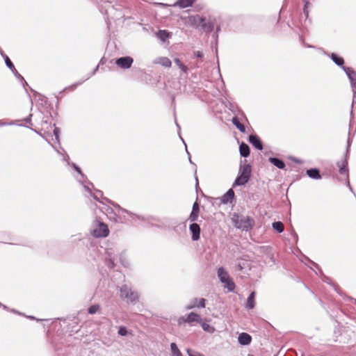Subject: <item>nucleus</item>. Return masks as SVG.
Masks as SVG:
<instances>
[{"instance_id": "46", "label": "nucleus", "mask_w": 356, "mask_h": 356, "mask_svg": "<svg viewBox=\"0 0 356 356\" xmlns=\"http://www.w3.org/2000/svg\"><path fill=\"white\" fill-rule=\"evenodd\" d=\"M5 124H6L4 122H3L2 121L0 120V126H3Z\"/></svg>"}, {"instance_id": "26", "label": "nucleus", "mask_w": 356, "mask_h": 356, "mask_svg": "<svg viewBox=\"0 0 356 356\" xmlns=\"http://www.w3.org/2000/svg\"><path fill=\"white\" fill-rule=\"evenodd\" d=\"M273 228L277 231L279 233H281L284 230V225L281 222H275L272 225Z\"/></svg>"}, {"instance_id": "21", "label": "nucleus", "mask_w": 356, "mask_h": 356, "mask_svg": "<svg viewBox=\"0 0 356 356\" xmlns=\"http://www.w3.org/2000/svg\"><path fill=\"white\" fill-rule=\"evenodd\" d=\"M307 175L313 179H318L321 178L319 171L317 169H310L307 171Z\"/></svg>"}, {"instance_id": "41", "label": "nucleus", "mask_w": 356, "mask_h": 356, "mask_svg": "<svg viewBox=\"0 0 356 356\" xmlns=\"http://www.w3.org/2000/svg\"><path fill=\"white\" fill-rule=\"evenodd\" d=\"M73 167L75 168V170H76L79 173H80V174L81 173L80 168H79L78 166H76L74 163L73 164Z\"/></svg>"}, {"instance_id": "28", "label": "nucleus", "mask_w": 356, "mask_h": 356, "mask_svg": "<svg viewBox=\"0 0 356 356\" xmlns=\"http://www.w3.org/2000/svg\"><path fill=\"white\" fill-rule=\"evenodd\" d=\"M5 61H6V65L13 71V72H15L16 74H17V72L16 71L13 64L12 63V62L10 61V60L9 59V58L8 56H6L5 58Z\"/></svg>"}, {"instance_id": "14", "label": "nucleus", "mask_w": 356, "mask_h": 356, "mask_svg": "<svg viewBox=\"0 0 356 356\" xmlns=\"http://www.w3.org/2000/svg\"><path fill=\"white\" fill-rule=\"evenodd\" d=\"M249 142L257 149H262L263 146L259 140V138L254 135H251L249 136Z\"/></svg>"}, {"instance_id": "24", "label": "nucleus", "mask_w": 356, "mask_h": 356, "mask_svg": "<svg viewBox=\"0 0 356 356\" xmlns=\"http://www.w3.org/2000/svg\"><path fill=\"white\" fill-rule=\"evenodd\" d=\"M157 37L162 41H165L170 37V33L165 30L159 31L157 33Z\"/></svg>"}, {"instance_id": "45", "label": "nucleus", "mask_w": 356, "mask_h": 356, "mask_svg": "<svg viewBox=\"0 0 356 356\" xmlns=\"http://www.w3.org/2000/svg\"><path fill=\"white\" fill-rule=\"evenodd\" d=\"M200 298H193L192 299V300H197V302H195V304H197L198 305V300H200Z\"/></svg>"}, {"instance_id": "34", "label": "nucleus", "mask_w": 356, "mask_h": 356, "mask_svg": "<svg viewBox=\"0 0 356 356\" xmlns=\"http://www.w3.org/2000/svg\"><path fill=\"white\" fill-rule=\"evenodd\" d=\"M184 73L185 74H187L188 73V68L187 66H186L185 65L182 64L179 67Z\"/></svg>"}, {"instance_id": "30", "label": "nucleus", "mask_w": 356, "mask_h": 356, "mask_svg": "<svg viewBox=\"0 0 356 356\" xmlns=\"http://www.w3.org/2000/svg\"><path fill=\"white\" fill-rule=\"evenodd\" d=\"M186 351L188 356H204L202 353L197 351L191 350V349H187Z\"/></svg>"}, {"instance_id": "43", "label": "nucleus", "mask_w": 356, "mask_h": 356, "mask_svg": "<svg viewBox=\"0 0 356 356\" xmlns=\"http://www.w3.org/2000/svg\"><path fill=\"white\" fill-rule=\"evenodd\" d=\"M119 209H120V211H123V212L127 213H129V214H130V215L131 214V213H129V212L128 211H127L126 209H122V208H120V207H119Z\"/></svg>"}, {"instance_id": "2", "label": "nucleus", "mask_w": 356, "mask_h": 356, "mask_svg": "<svg viewBox=\"0 0 356 356\" xmlns=\"http://www.w3.org/2000/svg\"><path fill=\"white\" fill-rule=\"evenodd\" d=\"M251 168L249 165L245 164L241 166L239 176L236 178L234 185H243L247 183L250 179Z\"/></svg>"}, {"instance_id": "32", "label": "nucleus", "mask_w": 356, "mask_h": 356, "mask_svg": "<svg viewBox=\"0 0 356 356\" xmlns=\"http://www.w3.org/2000/svg\"><path fill=\"white\" fill-rule=\"evenodd\" d=\"M107 254H108V260L109 261L108 266H109V267L112 268L114 266L115 258L112 257L109 252H107Z\"/></svg>"}, {"instance_id": "20", "label": "nucleus", "mask_w": 356, "mask_h": 356, "mask_svg": "<svg viewBox=\"0 0 356 356\" xmlns=\"http://www.w3.org/2000/svg\"><path fill=\"white\" fill-rule=\"evenodd\" d=\"M255 293L252 292L247 300L246 307L248 309H253L255 305L254 302Z\"/></svg>"}, {"instance_id": "12", "label": "nucleus", "mask_w": 356, "mask_h": 356, "mask_svg": "<svg viewBox=\"0 0 356 356\" xmlns=\"http://www.w3.org/2000/svg\"><path fill=\"white\" fill-rule=\"evenodd\" d=\"M186 323H191L193 322L201 323L202 318L200 316L196 313L191 312L186 317Z\"/></svg>"}, {"instance_id": "17", "label": "nucleus", "mask_w": 356, "mask_h": 356, "mask_svg": "<svg viewBox=\"0 0 356 356\" xmlns=\"http://www.w3.org/2000/svg\"><path fill=\"white\" fill-rule=\"evenodd\" d=\"M234 197V193L232 189H229L222 197V202L224 204L231 202Z\"/></svg>"}, {"instance_id": "16", "label": "nucleus", "mask_w": 356, "mask_h": 356, "mask_svg": "<svg viewBox=\"0 0 356 356\" xmlns=\"http://www.w3.org/2000/svg\"><path fill=\"white\" fill-rule=\"evenodd\" d=\"M238 342L241 345H248L251 342V337L247 333H241L238 336Z\"/></svg>"}, {"instance_id": "5", "label": "nucleus", "mask_w": 356, "mask_h": 356, "mask_svg": "<svg viewBox=\"0 0 356 356\" xmlns=\"http://www.w3.org/2000/svg\"><path fill=\"white\" fill-rule=\"evenodd\" d=\"M181 19L186 25H189L193 27H198L200 25L202 26V23L205 21V17L195 15L186 17H182Z\"/></svg>"}, {"instance_id": "10", "label": "nucleus", "mask_w": 356, "mask_h": 356, "mask_svg": "<svg viewBox=\"0 0 356 356\" xmlns=\"http://www.w3.org/2000/svg\"><path fill=\"white\" fill-rule=\"evenodd\" d=\"M195 302H197V300H191L190 303L186 306V309L189 310V309H193L195 307H201V308L205 307L206 300L204 298H200L198 300V305L195 304Z\"/></svg>"}, {"instance_id": "40", "label": "nucleus", "mask_w": 356, "mask_h": 356, "mask_svg": "<svg viewBox=\"0 0 356 356\" xmlns=\"http://www.w3.org/2000/svg\"><path fill=\"white\" fill-rule=\"evenodd\" d=\"M54 135L56 136V138L58 139V129L55 128L54 130Z\"/></svg>"}, {"instance_id": "42", "label": "nucleus", "mask_w": 356, "mask_h": 356, "mask_svg": "<svg viewBox=\"0 0 356 356\" xmlns=\"http://www.w3.org/2000/svg\"><path fill=\"white\" fill-rule=\"evenodd\" d=\"M340 172L341 173H345L346 172V168H345V165H343V167H340Z\"/></svg>"}, {"instance_id": "18", "label": "nucleus", "mask_w": 356, "mask_h": 356, "mask_svg": "<svg viewBox=\"0 0 356 356\" xmlns=\"http://www.w3.org/2000/svg\"><path fill=\"white\" fill-rule=\"evenodd\" d=\"M201 324L202 328L207 332L213 333L216 331V329L213 326L209 325L208 323L202 321L200 323Z\"/></svg>"}, {"instance_id": "31", "label": "nucleus", "mask_w": 356, "mask_h": 356, "mask_svg": "<svg viewBox=\"0 0 356 356\" xmlns=\"http://www.w3.org/2000/svg\"><path fill=\"white\" fill-rule=\"evenodd\" d=\"M118 334L121 336H126L128 334V331L125 327H120L118 330Z\"/></svg>"}, {"instance_id": "13", "label": "nucleus", "mask_w": 356, "mask_h": 356, "mask_svg": "<svg viewBox=\"0 0 356 356\" xmlns=\"http://www.w3.org/2000/svg\"><path fill=\"white\" fill-rule=\"evenodd\" d=\"M217 274L221 282L226 281L230 277L228 272L222 267H220L218 269Z\"/></svg>"}, {"instance_id": "25", "label": "nucleus", "mask_w": 356, "mask_h": 356, "mask_svg": "<svg viewBox=\"0 0 356 356\" xmlns=\"http://www.w3.org/2000/svg\"><path fill=\"white\" fill-rule=\"evenodd\" d=\"M232 122L241 132L245 131V127L240 123V122L236 118H233Z\"/></svg>"}, {"instance_id": "23", "label": "nucleus", "mask_w": 356, "mask_h": 356, "mask_svg": "<svg viewBox=\"0 0 356 356\" xmlns=\"http://www.w3.org/2000/svg\"><path fill=\"white\" fill-rule=\"evenodd\" d=\"M222 283L224 284V286L228 289V291H234L235 288V284L231 277L227 279L226 281L222 282Z\"/></svg>"}, {"instance_id": "6", "label": "nucleus", "mask_w": 356, "mask_h": 356, "mask_svg": "<svg viewBox=\"0 0 356 356\" xmlns=\"http://www.w3.org/2000/svg\"><path fill=\"white\" fill-rule=\"evenodd\" d=\"M133 58L129 56L121 57L116 60V65L121 68L128 69L133 63Z\"/></svg>"}, {"instance_id": "37", "label": "nucleus", "mask_w": 356, "mask_h": 356, "mask_svg": "<svg viewBox=\"0 0 356 356\" xmlns=\"http://www.w3.org/2000/svg\"><path fill=\"white\" fill-rule=\"evenodd\" d=\"M183 323H186V317L181 316L178 319V323L180 325Z\"/></svg>"}, {"instance_id": "47", "label": "nucleus", "mask_w": 356, "mask_h": 356, "mask_svg": "<svg viewBox=\"0 0 356 356\" xmlns=\"http://www.w3.org/2000/svg\"><path fill=\"white\" fill-rule=\"evenodd\" d=\"M122 265L126 266V264H124L123 261H122Z\"/></svg>"}, {"instance_id": "35", "label": "nucleus", "mask_w": 356, "mask_h": 356, "mask_svg": "<svg viewBox=\"0 0 356 356\" xmlns=\"http://www.w3.org/2000/svg\"><path fill=\"white\" fill-rule=\"evenodd\" d=\"M244 262H239L236 266V270L241 271L243 269Z\"/></svg>"}, {"instance_id": "29", "label": "nucleus", "mask_w": 356, "mask_h": 356, "mask_svg": "<svg viewBox=\"0 0 356 356\" xmlns=\"http://www.w3.org/2000/svg\"><path fill=\"white\" fill-rule=\"evenodd\" d=\"M99 305H92L88 308V313L90 314H94L97 313L99 309Z\"/></svg>"}, {"instance_id": "8", "label": "nucleus", "mask_w": 356, "mask_h": 356, "mask_svg": "<svg viewBox=\"0 0 356 356\" xmlns=\"http://www.w3.org/2000/svg\"><path fill=\"white\" fill-rule=\"evenodd\" d=\"M190 231L192 233V239L197 241L200 238V227L197 223H193L190 225Z\"/></svg>"}, {"instance_id": "44", "label": "nucleus", "mask_w": 356, "mask_h": 356, "mask_svg": "<svg viewBox=\"0 0 356 356\" xmlns=\"http://www.w3.org/2000/svg\"><path fill=\"white\" fill-rule=\"evenodd\" d=\"M347 74H348V77L350 78V79L351 80V81L353 82V79L351 76V74L350 72H347Z\"/></svg>"}, {"instance_id": "22", "label": "nucleus", "mask_w": 356, "mask_h": 356, "mask_svg": "<svg viewBox=\"0 0 356 356\" xmlns=\"http://www.w3.org/2000/svg\"><path fill=\"white\" fill-rule=\"evenodd\" d=\"M269 161L271 163L277 166L280 169H283L285 167L284 162L276 158H270Z\"/></svg>"}, {"instance_id": "9", "label": "nucleus", "mask_w": 356, "mask_h": 356, "mask_svg": "<svg viewBox=\"0 0 356 356\" xmlns=\"http://www.w3.org/2000/svg\"><path fill=\"white\" fill-rule=\"evenodd\" d=\"M216 19L213 17H209L207 19L205 18V21L202 24V28L208 31H211L213 29Z\"/></svg>"}, {"instance_id": "3", "label": "nucleus", "mask_w": 356, "mask_h": 356, "mask_svg": "<svg viewBox=\"0 0 356 356\" xmlns=\"http://www.w3.org/2000/svg\"><path fill=\"white\" fill-rule=\"evenodd\" d=\"M92 234L97 238L106 237L108 235L109 230L107 225L103 222H95L92 224Z\"/></svg>"}, {"instance_id": "15", "label": "nucleus", "mask_w": 356, "mask_h": 356, "mask_svg": "<svg viewBox=\"0 0 356 356\" xmlns=\"http://www.w3.org/2000/svg\"><path fill=\"white\" fill-rule=\"evenodd\" d=\"M154 63L156 64H159L162 66L166 67H170L172 65L171 60L167 57L157 58L155 60Z\"/></svg>"}, {"instance_id": "4", "label": "nucleus", "mask_w": 356, "mask_h": 356, "mask_svg": "<svg viewBox=\"0 0 356 356\" xmlns=\"http://www.w3.org/2000/svg\"><path fill=\"white\" fill-rule=\"evenodd\" d=\"M120 296L121 298L131 302L136 301L138 298V293L132 291L127 285H123L120 288Z\"/></svg>"}, {"instance_id": "7", "label": "nucleus", "mask_w": 356, "mask_h": 356, "mask_svg": "<svg viewBox=\"0 0 356 356\" xmlns=\"http://www.w3.org/2000/svg\"><path fill=\"white\" fill-rule=\"evenodd\" d=\"M195 0H178L176 3L172 4V6H179L181 8H185L191 6ZM163 6H168V5L162 3H158Z\"/></svg>"}, {"instance_id": "38", "label": "nucleus", "mask_w": 356, "mask_h": 356, "mask_svg": "<svg viewBox=\"0 0 356 356\" xmlns=\"http://www.w3.org/2000/svg\"><path fill=\"white\" fill-rule=\"evenodd\" d=\"M194 54H195V56L198 58H202L203 56V53L200 51H195Z\"/></svg>"}, {"instance_id": "48", "label": "nucleus", "mask_w": 356, "mask_h": 356, "mask_svg": "<svg viewBox=\"0 0 356 356\" xmlns=\"http://www.w3.org/2000/svg\"><path fill=\"white\" fill-rule=\"evenodd\" d=\"M353 84L356 86V82L355 83H353Z\"/></svg>"}, {"instance_id": "11", "label": "nucleus", "mask_w": 356, "mask_h": 356, "mask_svg": "<svg viewBox=\"0 0 356 356\" xmlns=\"http://www.w3.org/2000/svg\"><path fill=\"white\" fill-rule=\"evenodd\" d=\"M200 212L199 204L197 202H195L193 205L192 212L189 216V220L191 222H195L197 220Z\"/></svg>"}, {"instance_id": "36", "label": "nucleus", "mask_w": 356, "mask_h": 356, "mask_svg": "<svg viewBox=\"0 0 356 356\" xmlns=\"http://www.w3.org/2000/svg\"><path fill=\"white\" fill-rule=\"evenodd\" d=\"M174 62L178 67H179L183 64L179 58H175Z\"/></svg>"}, {"instance_id": "19", "label": "nucleus", "mask_w": 356, "mask_h": 356, "mask_svg": "<svg viewBox=\"0 0 356 356\" xmlns=\"http://www.w3.org/2000/svg\"><path fill=\"white\" fill-rule=\"evenodd\" d=\"M240 154L243 157H247L250 154V148L248 145L242 143L239 147Z\"/></svg>"}, {"instance_id": "39", "label": "nucleus", "mask_w": 356, "mask_h": 356, "mask_svg": "<svg viewBox=\"0 0 356 356\" xmlns=\"http://www.w3.org/2000/svg\"><path fill=\"white\" fill-rule=\"evenodd\" d=\"M172 356H183V355L180 352V350H178V351L175 352L174 354H172Z\"/></svg>"}, {"instance_id": "33", "label": "nucleus", "mask_w": 356, "mask_h": 356, "mask_svg": "<svg viewBox=\"0 0 356 356\" xmlns=\"http://www.w3.org/2000/svg\"><path fill=\"white\" fill-rule=\"evenodd\" d=\"M170 348H171L172 355L174 354L175 352L179 350L177 346L175 343H171Z\"/></svg>"}, {"instance_id": "1", "label": "nucleus", "mask_w": 356, "mask_h": 356, "mask_svg": "<svg viewBox=\"0 0 356 356\" xmlns=\"http://www.w3.org/2000/svg\"><path fill=\"white\" fill-rule=\"evenodd\" d=\"M232 221L236 228L243 230H248L253 225V220L245 216L234 214Z\"/></svg>"}, {"instance_id": "27", "label": "nucleus", "mask_w": 356, "mask_h": 356, "mask_svg": "<svg viewBox=\"0 0 356 356\" xmlns=\"http://www.w3.org/2000/svg\"><path fill=\"white\" fill-rule=\"evenodd\" d=\"M332 59L337 65H342L343 64V59L341 57H338L334 54H332Z\"/></svg>"}]
</instances>
